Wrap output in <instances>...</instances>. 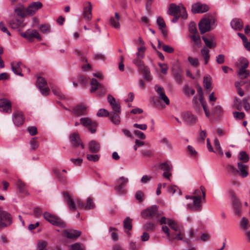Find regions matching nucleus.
Listing matches in <instances>:
<instances>
[{
    "label": "nucleus",
    "mask_w": 250,
    "mask_h": 250,
    "mask_svg": "<svg viewBox=\"0 0 250 250\" xmlns=\"http://www.w3.org/2000/svg\"><path fill=\"white\" fill-rule=\"evenodd\" d=\"M87 107L83 104L79 105L74 109V113L78 116L84 115L86 113Z\"/></svg>",
    "instance_id": "72a5a7b5"
},
{
    "label": "nucleus",
    "mask_w": 250,
    "mask_h": 250,
    "mask_svg": "<svg viewBox=\"0 0 250 250\" xmlns=\"http://www.w3.org/2000/svg\"><path fill=\"white\" fill-rule=\"evenodd\" d=\"M63 196L64 201L66 203L69 210L71 211H75L76 209V204L69 193L67 192H65L63 193Z\"/></svg>",
    "instance_id": "393cba45"
},
{
    "label": "nucleus",
    "mask_w": 250,
    "mask_h": 250,
    "mask_svg": "<svg viewBox=\"0 0 250 250\" xmlns=\"http://www.w3.org/2000/svg\"><path fill=\"white\" fill-rule=\"evenodd\" d=\"M81 234V231L75 229H66L63 231V235L68 239H76Z\"/></svg>",
    "instance_id": "412c9836"
},
{
    "label": "nucleus",
    "mask_w": 250,
    "mask_h": 250,
    "mask_svg": "<svg viewBox=\"0 0 250 250\" xmlns=\"http://www.w3.org/2000/svg\"><path fill=\"white\" fill-rule=\"evenodd\" d=\"M0 112L5 113L12 112V104L10 100L5 98L0 99Z\"/></svg>",
    "instance_id": "4468645a"
},
{
    "label": "nucleus",
    "mask_w": 250,
    "mask_h": 250,
    "mask_svg": "<svg viewBox=\"0 0 250 250\" xmlns=\"http://www.w3.org/2000/svg\"><path fill=\"white\" fill-rule=\"evenodd\" d=\"M204 86L207 89H210L211 88V78L208 77H205L204 78Z\"/></svg>",
    "instance_id": "a18cd8bd"
},
{
    "label": "nucleus",
    "mask_w": 250,
    "mask_h": 250,
    "mask_svg": "<svg viewBox=\"0 0 250 250\" xmlns=\"http://www.w3.org/2000/svg\"><path fill=\"white\" fill-rule=\"evenodd\" d=\"M182 116L184 121L190 125L195 124L198 120L197 117L189 112L184 113Z\"/></svg>",
    "instance_id": "a878e982"
},
{
    "label": "nucleus",
    "mask_w": 250,
    "mask_h": 250,
    "mask_svg": "<svg viewBox=\"0 0 250 250\" xmlns=\"http://www.w3.org/2000/svg\"><path fill=\"white\" fill-rule=\"evenodd\" d=\"M186 198L187 199H192L193 203L188 204L187 205V208L191 211H200L202 209L201 205V197L200 196H189L186 195Z\"/></svg>",
    "instance_id": "39448f33"
},
{
    "label": "nucleus",
    "mask_w": 250,
    "mask_h": 250,
    "mask_svg": "<svg viewBox=\"0 0 250 250\" xmlns=\"http://www.w3.org/2000/svg\"><path fill=\"white\" fill-rule=\"evenodd\" d=\"M238 74L241 79L248 78L250 76V71L246 69H239Z\"/></svg>",
    "instance_id": "58836bf2"
},
{
    "label": "nucleus",
    "mask_w": 250,
    "mask_h": 250,
    "mask_svg": "<svg viewBox=\"0 0 250 250\" xmlns=\"http://www.w3.org/2000/svg\"><path fill=\"white\" fill-rule=\"evenodd\" d=\"M44 218L50 224L54 226L64 227V222L56 215L51 214L48 212H44L43 214Z\"/></svg>",
    "instance_id": "0eeeda50"
},
{
    "label": "nucleus",
    "mask_w": 250,
    "mask_h": 250,
    "mask_svg": "<svg viewBox=\"0 0 250 250\" xmlns=\"http://www.w3.org/2000/svg\"><path fill=\"white\" fill-rule=\"evenodd\" d=\"M128 179L125 177L124 176H121L117 180L116 184L117 185L115 187V190L119 194L124 195L126 193V190L125 187L128 183Z\"/></svg>",
    "instance_id": "6e6552de"
},
{
    "label": "nucleus",
    "mask_w": 250,
    "mask_h": 250,
    "mask_svg": "<svg viewBox=\"0 0 250 250\" xmlns=\"http://www.w3.org/2000/svg\"><path fill=\"white\" fill-rule=\"evenodd\" d=\"M92 8L91 2H86L85 3V6L83 8V15L84 19L87 21H90L92 18Z\"/></svg>",
    "instance_id": "4be33fe9"
},
{
    "label": "nucleus",
    "mask_w": 250,
    "mask_h": 250,
    "mask_svg": "<svg viewBox=\"0 0 250 250\" xmlns=\"http://www.w3.org/2000/svg\"><path fill=\"white\" fill-rule=\"evenodd\" d=\"M124 227L125 229L131 230L132 229V219L126 217L124 221Z\"/></svg>",
    "instance_id": "c03bdc74"
},
{
    "label": "nucleus",
    "mask_w": 250,
    "mask_h": 250,
    "mask_svg": "<svg viewBox=\"0 0 250 250\" xmlns=\"http://www.w3.org/2000/svg\"><path fill=\"white\" fill-rule=\"evenodd\" d=\"M206 130H200L199 132V135L198 138V141L200 143L204 142L205 138L206 137Z\"/></svg>",
    "instance_id": "603ef678"
},
{
    "label": "nucleus",
    "mask_w": 250,
    "mask_h": 250,
    "mask_svg": "<svg viewBox=\"0 0 250 250\" xmlns=\"http://www.w3.org/2000/svg\"><path fill=\"white\" fill-rule=\"evenodd\" d=\"M202 39L206 44L205 46H206L208 48H214L216 45L214 38L212 36H209L208 38L206 36H203Z\"/></svg>",
    "instance_id": "cd10ccee"
},
{
    "label": "nucleus",
    "mask_w": 250,
    "mask_h": 250,
    "mask_svg": "<svg viewBox=\"0 0 250 250\" xmlns=\"http://www.w3.org/2000/svg\"><path fill=\"white\" fill-rule=\"evenodd\" d=\"M120 16L117 12L115 13L114 17H111L109 20V24L112 27L119 29L120 28Z\"/></svg>",
    "instance_id": "bb28decb"
},
{
    "label": "nucleus",
    "mask_w": 250,
    "mask_h": 250,
    "mask_svg": "<svg viewBox=\"0 0 250 250\" xmlns=\"http://www.w3.org/2000/svg\"><path fill=\"white\" fill-rule=\"evenodd\" d=\"M236 65L239 67V69H246L249 65V61L246 58L241 57L236 62Z\"/></svg>",
    "instance_id": "473e14b6"
},
{
    "label": "nucleus",
    "mask_w": 250,
    "mask_h": 250,
    "mask_svg": "<svg viewBox=\"0 0 250 250\" xmlns=\"http://www.w3.org/2000/svg\"><path fill=\"white\" fill-rule=\"evenodd\" d=\"M15 13L19 16L23 17L25 16L26 13L25 11V8L22 4H18L15 8Z\"/></svg>",
    "instance_id": "f704fd0d"
},
{
    "label": "nucleus",
    "mask_w": 250,
    "mask_h": 250,
    "mask_svg": "<svg viewBox=\"0 0 250 250\" xmlns=\"http://www.w3.org/2000/svg\"><path fill=\"white\" fill-rule=\"evenodd\" d=\"M168 14L171 16L178 15L181 16L183 19L188 17L185 7L182 4L177 5L175 3H171L169 5Z\"/></svg>",
    "instance_id": "7ed1b4c3"
},
{
    "label": "nucleus",
    "mask_w": 250,
    "mask_h": 250,
    "mask_svg": "<svg viewBox=\"0 0 250 250\" xmlns=\"http://www.w3.org/2000/svg\"><path fill=\"white\" fill-rule=\"evenodd\" d=\"M16 186L20 192H23L25 190V184L21 180H18Z\"/></svg>",
    "instance_id": "de8ad7c7"
},
{
    "label": "nucleus",
    "mask_w": 250,
    "mask_h": 250,
    "mask_svg": "<svg viewBox=\"0 0 250 250\" xmlns=\"http://www.w3.org/2000/svg\"><path fill=\"white\" fill-rule=\"evenodd\" d=\"M29 144L32 150H35L39 146V142L36 138H32L29 142Z\"/></svg>",
    "instance_id": "a19ab883"
},
{
    "label": "nucleus",
    "mask_w": 250,
    "mask_h": 250,
    "mask_svg": "<svg viewBox=\"0 0 250 250\" xmlns=\"http://www.w3.org/2000/svg\"><path fill=\"white\" fill-rule=\"evenodd\" d=\"M21 35L22 37L27 40H30L33 38H36L39 41H41L42 39L39 33L36 30L28 29L25 32L22 33Z\"/></svg>",
    "instance_id": "f3484780"
},
{
    "label": "nucleus",
    "mask_w": 250,
    "mask_h": 250,
    "mask_svg": "<svg viewBox=\"0 0 250 250\" xmlns=\"http://www.w3.org/2000/svg\"><path fill=\"white\" fill-rule=\"evenodd\" d=\"M201 54L204 60V64H207L210 58L209 50L206 46H204L201 50Z\"/></svg>",
    "instance_id": "2f4dec72"
},
{
    "label": "nucleus",
    "mask_w": 250,
    "mask_h": 250,
    "mask_svg": "<svg viewBox=\"0 0 250 250\" xmlns=\"http://www.w3.org/2000/svg\"><path fill=\"white\" fill-rule=\"evenodd\" d=\"M109 114L107 110L103 108L99 109L97 113V115L99 117L107 116Z\"/></svg>",
    "instance_id": "5fc2aeb1"
},
{
    "label": "nucleus",
    "mask_w": 250,
    "mask_h": 250,
    "mask_svg": "<svg viewBox=\"0 0 250 250\" xmlns=\"http://www.w3.org/2000/svg\"><path fill=\"white\" fill-rule=\"evenodd\" d=\"M47 245V242L44 241H40L37 243V250H43Z\"/></svg>",
    "instance_id": "052dcab7"
},
{
    "label": "nucleus",
    "mask_w": 250,
    "mask_h": 250,
    "mask_svg": "<svg viewBox=\"0 0 250 250\" xmlns=\"http://www.w3.org/2000/svg\"><path fill=\"white\" fill-rule=\"evenodd\" d=\"M107 101L111 106L114 112L120 113L121 112V105L120 104L117 102L115 98L111 95H108L107 96Z\"/></svg>",
    "instance_id": "5701e85b"
},
{
    "label": "nucleus",
    "mask_w": 250,
    "mask_h": 250,
    "mask_svg": "<svg viewBox=\"0 0 250 250\" xmlns=\"http://www.w3.org/2000/svg\"><path fill=\"white\" fill-rule=\"evenodd\" d=\"M189 31L191 33H192L193 34L198 33L197 30V28L196 27V25L194 22H190V23L189 24Z\"/></svg>",
    "instance_id": "0e129e2a"
},
{
    "label": "nucleus",
    "mask_w": 250,
    "mask_h": 250,
    "mask_svg": "<svg viewBox=\"0 0 250 250\" xmlns=\"http://www.w3.org/2000/svg\"><path fill=\"white\" fill-rule=\"evenodd\" d=\"M27 131L31 136H34L38 133L37 128L34 126L28 127Z\"/></svg>",
    "instance_id": "680f3d73"
},
{
    "label": "nucleus",
    "mask_w": 250,
    "mask_h": 250,
    "mask_svg": "<svg viewBox=\"0 0 250 250\" xmlns=\"http://www.w3.org/2000/svg\"><path fill=\"white\" fill-rule=\"evenodd\" d=\"M154 89L155 91L157 92V94L159 95V98L161 100H162L166 104H169V100L165 94L164 89L162 87L158 85H156L154 87Z\"/></svg>",
    "instance_id": "6ab92c4d"
},
{
    "label": "nucleus",
    "mask_w": 250,
    "mask_h": 250,
    "mask_svg": "<svg viewBox=\"0 0 250 250\" xmlns=\"http://www.w3.org/2000/svg\"><path fill=\"white\" fill-rule=\"evenodd\" d=\"M51 88L54 95L57 96L60 99H63L65 98L64 95L61 93V91L58 88L54 86H52Z\"/></svg>",
    "instance_id": "3c124183"
},
{
    "label": "nucleus",
    "mask_w": 250,
    "mask_h": 250,
    "mask_svg": "<svg viewBox=\"0 0 250 250\" xmlns=\"http://www.w3.org/2000/svg\"><path fill=\"white\" fill-rule=\"evenodd\" d=\"M42 7V4L41 2L39 1L32 2L26 9V14L29 16H33Z\"/></svg>",
    "instance_id": "f8f14e48"
},
{
    "label": "nucleus",
    "mask_w": 250,
    "mask_h": 250,
    "mask_svg": "<svg viewBox=\"0 0 250 250\" xmlns=\"http://www.w3.org/2000/svg\"><path fill=\"white\" fill-rule=\"evenodd\" d=\"M160 167L165 171H171L173 168L171 163L168 161L161 163L160 165Z\"/></svg>",
    "instance_id": "e433bc0d"
},
{
    "label": "nucleus",
    "mask_w": 250,
    "mask_h": 250,
    "mask_svg": "<svg viewBox=\"0 0 250 250\" xmlns=\"http://www.w3.org/2000/svg\"><path fill=\"white\" fill-rule=\"evenodd\" d=\"M163 50L168 53H172L174 52V48L169 45L162 44Z\"/></svg>",
    "instance_id": "69168bd1"
},
{
    "label": "nucleus",
    "mask_w": 250,
    "mask_h": 250,
    "mask_svg": "<svg viewBox=\"0 0 250 250\" xmlns=\"http://www.w3.org/2000/svg\"><path fill=\"white\" fill-rule=\"evenodd\" d=\"M90 85L91 86L90 90L91 93H94L96 90H98L97 92V96L102 97L104 96L107 91L106 87L103 84L99 83L95 78L91 79Z\"/></svg>",
    "instance_id": "423d86ee"
},
{
    "label": "nucleus",
    "mask_w": 250,
    "mask_h": 250,
    "mask_svg": "<svg viewBox=\"0 0 250 250\" xmlns=\"http://www.w3.org/2000/svg\"><path fill=\"white\" fill-rule=\"evenodd\" d=\"M159 223L160 225L167 224L174 231H169V228L167 226H162V229L163 231L165 233L170 240L174 239L182 240L183 239L182 231L179 228V225L174 220L163 216L160 218Z\"/></svg>",
    "instance_id": "f257e3e1"
},
{
    "label": "nucleus",
    "mask_w": 250,
    "mask_h": 250,
    "mask_svg": "<svg viewBox=\"0 0 250 250\" xmlns=\"http://www.w3.org/2000/svg\"><path fill=\"white\" fill-rule=\"evenodd\" d=\"M12 218L9 213L6 211L0 212V229L10 225Z\"/></svg>",
    "instance_id": "9d476101"
},
{
    "label": "nucleus",
    "mask_w": 250,
    "mask_h": 250,
    "mask_svg": "<svg viewBox=\"0 0 250 250\" xmlns=\"http://www.w3.org/2000/svg\"><path fill=\"white\" fill-rule=\"evenodd\" d=\"M159 66L161 68V72L164 74H167L168 69L167 65L166 63H159Z\"/></svg>",
    "instance_id": "bf43d9fd"
},
{
    "label": "nucleus",
    "mask_w": 250,
    "mask_h": 250,
    "mask_svg": "<svg viewBox=\"0 0 250 250\" xmlns=\"http://www.w3.org/2000/svg\"><path fill=\"white\" fill-rule=\"evenodd\" d=\"M22 24L21 20L19 19H15L9 22L10 27L12 29H17L19 28Z\"/></svg>",
    "instance_id": "ea45409f"
},
{
    "label": "nucleus",
    "mask_w": 250,
    "mask_h": 250,
    "mask_svg": "<svg viewBox=\"0 0 250 250\" xmlns=\"http://www.w3.org/2000/svg\"><path fill=\"white\" fill-rule=\"evenodd\" d=\"M155 228V225L150 222L146 223L144 226V229L147 231H153Z\"/></svg>",
    "instance_id": "8fccbe9b"
},
{
    "label": "nucleus",
    "mask_w": 250,
    "mask_h": 250,
    "mask_svg": "<svg viewBox=\"0 0 250 250\" xmlns=\"http://www.w3.org/2000/svg\"><path fill=\"white\" fill-rule=\"evenodd\" d=\"M119 113L111 112L110 114V119L111 122L116 125H118L120 123Z\"/></svg>",
    "instance_id": "c9c22d12"
},
{
    "label": "nucleus",
    "mask_w": 250,
    "mask_h": 250,
    "mask_svg": "<svg viewBox=\"0 0 250 250\" xmlns=\"http://www.w3.org/2000/svg\"><path fill=\"white\" fill-rule=\"evenodd\" d=\"M76 202L78 206L82 209H92L95 207V204L93 200L90 197L87 198L86 205H85L80 199H78Z\"/></svg>",
    "instance_id": "aec40b11"
},
{
    "label": "nucleus",
    "mask_w": 250,
    "mask_h": 250,
    "mask_svg": "<svg viewBox=\"0 0 250 250\" xmlns=\"http://www.w3.org/2000/svg\"><path fill=\"white\" fill-rule=\"evenodd\" d=\"M12 71L15 75L23 76L22 67H25L21 62H13L11 63Z\"/></svg>",
    "instance_id": "a211bd4d"
},
{
    "label": "nucleus",
    "mask_w": 250,
    "mask_h": 250,
    "mask_svg": "<svg viewBox=\"0 0 250 250\" xmlns=\"http://www.w3.org/2000/svg\"><path fill=\"white\" fill-rule=\"evenodd\" d=\"M69 247L70 250H85L83 245L80 243L73 244Z\"/></svg>",
    "instance_id": "79ce46f5"
},
{
    "label": "nucleus",
    "mask_w": 250,
    "mask_h": 250,
    "mask_svg": "<svg viewBox=\"0 0 250 250\" xmlns=\"http://www.w3.org/2000/svg\"><path fill=\"white\" fill-rule=\"evenodd\" d=\"M142 58H137L133 61V62L138 67V71L142 73L144 78L147 81H151L152 79L150 75L149 68L145 65Z\"/></svg>",
    "instance_id": "f03ea898"
},
{
    "label": "nucleus",
    "mask_w": 250,
    "mask_h": 250,
    "mask_svg": "<svg viewBox=\"0 0 250 250\" xmlns=\"http://www.w3.org/2000/svg\"><path fill=\"white\" fill-rule=\"evenodd\" d=\"M190 38L194 42L197 44H199L201 42L200 36L198 33L190 35Z\"/></svg>",
    "instance_id": "6e6d98bb"
},
{
    "label": "nucleus",
    "mask_w": 250,
    "mask_h": 250,
    "mask_svg": "<svg viewBox=\"0 0 250 250\" xmlns=\"http://www.w3.org/2000/svg\"><path fill=\"white\" fill-rule=\"evenodd\" d=\"M36 85L43 95L47 96L49 94L50 89L48 87L47 82L44 78L39 77L36 81Z\"/></svg>",
    "instance_id": "1a4fd4ad"
},
{
    "label": "nucleus",
    "mask_w": 250,
    "mask_h": 250,
    "mask_svg": "<svg viewBox=\"0 0 250 250\" xmlns=\"http://www.w3.org/2000/svg\"><path fill=\"white\" fill-rule=\"evenodd\" d=\"M183 90L185 95L187 96H190L195 93L194 89L187 85L184 86Z\"/></svg>",
    "instance_id": "37998d69"
},
{
    "label": "nucleus",
    "mask_w": 250,
    "mask_h": 250,
    "mask_svg": "<svg viewBox=\"0 0 250 250\" xmlns=\"http://www.w3.org/2000/svg\"><path fill=\"white\" fill-rule=\"evenodd\" d=\"M40 29L43 33H47L50 32V26L48 24H42L40 27Z\"/></svg>",
    "instance_id": "864d4df0"
},
{
    "label": "nucleus",
    "mask_w": 250,
    "mask_h": 250,
    "mask_svg": "<svg viewBox=\"0 0 250 250\" xmlns=\"http://www.w3.org/2000/svg\"><path fill=\"white\" fill-rule=\"evenodd\" d=\"M70 141L75 147H77L80 146L82 148H84V146L83 144L82 141L78 133L75 132L70 135Z\"/></svg>",
    "instance_id": "b1692460"
},
{
    "label": "nucleus",
    "mask_w": 250,
    "mask_h": 250,
    "mask_svg": "<svg viewBox=\"0 0 250 250\" xmlns=\"http://www.w3.org/2000/svg\"><path fill=\"white\" fill-rule=\"evenodd\" d=\"M231 27L235 30H240L243 27V22L241 19H234L230 22Z\"/></svg>",
    "instance_id": "7c9ffc66"
},
{
    "label": "nucleus",
    "mask_w": 250,
    "mask_h": 250,
    "mask_svg": "<svg viewBox=\"0 0 250 250\" xmlns=\"http://www.w3.org/2000/svg\"><path fill=\"white\" fill-rule=\"evenodd\" d=\"M163 214V212L158 211V207L156 205L152 206L151 207L143 211L141 215L145 219L151 218L154 220H159V218Z\"/></svg>",
    "instance_id": "20e7f679"
},
{
    "label": "nucleus",
    "mask_w": 250,
    "mask_h": 250,
    "mask_svg": "<svg viewBox=\"0 0 250 250\" xmlns=\"http://www.w3.org/2000/svg\"><path fill=\"white\" fill-rule=\"evenodd\" d=\"M33 214L35 217H39L42 214V209L39 207H35L33 209Z\"/></svg>",
    "instance_id": "4d7b16f0"
},
{
    "label": "nucleus",
    "mask_w": 250,
    "mask_h": 250,
    "mask_svg": "<svg viewBox=\"0 0 250 250\" xmlns=\"http://www.w3.org/2000/svg\"><path fill=\"white\" fill-rule=\"evenodd\" d=\"M188 62L190 63V64L193 67H198L199 62L198 59L196 58H192L190 56H189L188 58Z\"/></svg>",
    "instance_id": "49530a36"
},
{
    "label": "nucleus",
    "mask_w": 250,
    "mask_h": 250,
    "mask_svg": "<svg viewBox=\"0 0 250 250\" xmlns=\"http://www.w3.org/2000/svg\"><path fill=\"white\" fill-rule=\"evenodd\" d=\"M173 77L176 82L179 84H181L182 82L183 76L181 70L173 72Z\"/></svg>",
    "instance_id": "4c0bfd02"
},
{
    "label": "nucleus",
    "mask_w": 250,
    "mask_h": 250,
    "mask_svg": "<svg viewBox=\"0 0 250 250\" xmlns=\"http://www.w3.org/2000/svg\"><path fill=\"white\" fill-rule=\"evenodd\" d=\"M12 120L16 126L21 125L24 122V118L21 112L14 111L12 115Z\"/></svg>",
    "instance_id": "dca6fc26"
},
{
    "label": "nucleus",
    "mask_w": 250,
    "mask_h": 250,
    "mask_svg": "<svg viewBox=\"0 0 250 250\" xmlns=\"http://www.w3.org/2000/svg\"><path fill=\"white\" fill-rule=\"evenodd\" d=\"M208 6L206 4L198 2L193 3L191 6V12L194 13H203L208 11Z\"/></svg>",
    "instance_id": "ddd939ff"
},
{
    "label": "nucleus",
    "mask_w": 250,
    "mask_h": 250,
    "mask_svg": "<svg viewBox=\"0 0 250 250\" xmlns=\"http://www.w3.org/2000/svg\"><path fill=\"white\" fill-rule=\"evenodd\" d=\"M88 148L91 152L96 153L100 150V144L95 140H92L88 144Z\"/></svg>",
    "instance_id": "c756f323"
},
{
    "label": "nucleus",
    "mask_w": 250,
    "mask_h": 250,
    "mask_svg": "<svg viewBox=\"0 0 250 250\" xmlns=\"http://www.w3.org/2000/svg\"><path fill=\"white\" fill-rule=\"evenodd\" d=\"M80 124L87 127L92 133L96 132L97 124L96 122L92 121L90 118L87 117L81 118Z\"/></svg>",
    "instance_id": "9b49d317"
},
{
    "label": "nucleus",
    "mask_w": 250,
    "mask_h": 250,
    "mask_svg": "<svg viewBox=\"0 0 250 250\" xmlns=\"http://www.w3.org/2000/svg\"><path fill=\"white\" fill-rule=\"evenodd\" d=\"M227 169L229 172L231 173L234 175H236L237 173L236 169L234 166L232 165H228L227 167Z\"/></svg>",
    "instance_id": "774afa93"
},
{
    "label": "nucleus",
    "mask_w": 250,
    "mask_h": 250,
    "mask_svg": "<svg viewBox=\"0 0 250 250\" xmlns=\"http://www.w3.org/2000/svg\"><path fill=\"white\" fill-rule=\"evenodd\" d=\"M157 23L160 28H165L166 27V23L164 20V19L161 17H159L157 19Z\"/></svg>",
    "instance_id": "e2e57ef3"
},
{
    "label": "nucleus",
    "mask_w": 250,
    "mask_h": 250,
    "mask_svg": "<svg viewBox=\"0 0 250 250\" xmlns=\"http://www.w3.org/2000/svg\"><path fill=\"white\" fill-rule=\"evenodd\" d=\"M248 167L247 165L242 164L241 162L238 163L237 173H239L241 176L245 178L248 176V172L247 170Z\"/></svg>",
    "instance_id": "c85d7f7f"
},
{
    "label": "nucleus",
    "mask_w": 250,
    "mask_h": 250,
    "mask_svg": "<svg viewBox=\"0 0 250 250\" xmlns=\"http://www.w3.org/2000/svg\"><path fill=\"white\" fill-rule=\"evenodd\" d=\"M240 159L244 163H247L249 160V156L245 151H241L239 153Z\"/></svg>",
    "instance_id": "09e8293b"
},
{
    "label": "nucleus",
    "mask_w": 250,
    "mask_h": 250,
    "mask_svg": "<svg viewBox=\"0 0 250 250\" xmlns=\"http://www.w3.org/2000/svg\"><path fill=\"white\" fill-rule=\"evenodd\" d=\"M87 159L92 162H97L99 159V155L97 154H87Z\"/></svg>",
    "instance_id": "13d9d810"
},
{
    "label": "nucleus",
    "mask_w": 250,
    "mask_h": 250,
    "mask_svg": "<svg viewBox=\"0 0 250 250\" xmlns=\"http://www.w3.org/2000/svg\"><path fill=\"white\" fill-rule=\"evenodd\" d=\"M55 174H56V176L57 177V178L61 181L64 182V181H65L66 180V179H67L66 177L62 175L61 171H60L59 170H57V171H55Z\"/></svg>",
    "instance_id": "338daca9"
},
{
    "label": "nucleus",
    "mask_w": 250,
    "mask_h": 250,
    "mask_svg": "<svg viewBox=\"0 0 250 250\" xmlns=\"http://www.w3.org/2000/svg\"><path fill=\"white\" fill-rule=\"evenodd\" d=\"M210 19L208 18H204L199 23V28L201 34H204L210 30Z\"/></svg>",
    "instance_id": "2eb2a0df"
}]
</instances>
